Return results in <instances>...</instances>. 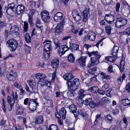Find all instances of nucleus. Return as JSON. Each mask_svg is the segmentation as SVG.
<instances>
[{"label": "nucleus", "instance_id": "nucleus-18", "mask_svg": "<svg viewBox=\"0 0 130 130\" xmlns=\"http://www.w3.org/2000/svg\"><path fill=\"white\" fill-rule=\"evenodd\" d=\"M72 14L74 20L76 21H78L81 19V17L78 11L76 10L72 11Z\"/></svg>", "mask_w": 130, "mask_h": 130}, {"label": "nucleus", "instance_id": "nucleus-57", "mask_svg": "<svg viewBox=\"0 0 130 130\" xmlns=\"http://www.w3.org/2000/svg\"><path fill=\"white\" fill-rule=\"evenodd\" d=\"M119 112L118 109L115 108L113 109L112 112L114 115H116L118 114Z\"/></svg>", "mask_w": 130, "mask_h": 130}, {"label": "nucleus", "instance_id": "nucleus-59", "mask_svg": "<svg viewBox=\"0 0 130 130\" xmlns=\"http://www.w3.org/2000/svg\"><path fill=\"white\" fill-rule=\"evenodd\" d=\"M122 120H123V123H124V124H128L127 119L124 115L123 116Z\"/></svg>", "mask_w": 130, "mask_h": 130}, {"label": "nucleus", "instance_id": "nucleus-62", "mask_svg": "<svg viewBox=\"0 0 130 130\" xmlns=\"http://www.w3.org/2000/svg\"><path fill=\"white\" fill-rule=\"evenodd\" d=\"M104 104V102L102 101H100L96 103V107H98L99 106L103 105Z\"/></svg>", "mask_w": 130, "mask_h": 130}, {"label": "nucleus", "instance_id": "nucleus-48", "mask_svg": "<svg viewBox=\"0 0 130 130\" xmlns=\"http://www.w3.org/2000/svg\"><path fill=\"white\" fill-rule=\"evenodd\" d=\"M89 105L91 108H93L96 107V103L94 101L92 100Z\"/></svg>", "mask_w": 130, "mask_h": 130}, {"label": "nucleus", "instance_id": "nucleus-36", "mask_svg": "<svg viewBox=\"0 0 130 130\" xmlns=\"http://www.w3.org/2000/svg\"><path fill=\"white\" fill-rule=\"evenodd\" d=\"M105 120L108 123H111L112 122V118L110 115L107 116L105 118Z\"/></svg>", "mask_w": 130, "mask_h": 130}, {"label": "nucleus", "instance_id": "nucleus-34", "mask_svg": "<svg viewBox=\"0 0 130 130\" xmlns=\"http://www.w3.org/2000/svg\"><path fill=\"white\" fill-rule=\"evenodd\" d=\"M23 108L20 106L16 111V114L17 115H22L23 113Z\"/></svg>", "mask_w": 130, "mask_h": 130}, {"label": "nucleus", "instance_id": "nucleus-4", "mask_svg": "<svg viewBox=\"0 0 130 130\" xmlns=\"http://www.w3.org/2000/svg\"><path fill=\"white\" fill-rule=\"evenodd\" d=\"M88 54L89 57L91 56H93L91 58V64L92 65H96L99 63V59L100 58L101 56L97 51L95 52L93 51L91 53L88 52Z\"/></svg>", "mask_w": 130, "mask_h": 130}, {"label": "nucleus", "instance_id": "nucleus-25", "mask_svg": "<svg viewBox=\"0 0 130 130\" xmlns=\"http://www.w3.org/2000/svg\"><path fill=\"white\" fill-rule=\"evenodd\" d=\"M51 64L52 67L56 69L57 68L58 66L59 60L57 59H54L52 61Z\"/></svg>", "mask_w": 130, "mask_h": 130}, {"label": "nucleus", "instance_id": "nucleus-60", "mask_svg": "<svg viewBox=\"0 0 130 130\" xmlns=\"http://www.w3.org/2000/svg\"><path fill=\"white\" fill-rule=\"evenodd\" d=\"M7 101L8 102L9 104H10L11 103H12V101H15L14 100H13V99L12 100H11V97L9 96H8L7 98Z\"/></svg>", "mask_w": 130, "mask_h": 130}, {"label": "nucleus", "instance_id": "nucleus-10", "mask_svg": "<svg viewBox=\"0 0 130 130\" xmlns=\"http://www.w3.org/2000/svg\"><path fill=\"white\" fill-rule=\"evenodd\" d=\"M49 15V13L46 10L43 11L41 12V18L45 23H48L49 22L50 16Z\"/></svg>", "mask_w": 130, "mask_h": 130}, {"label": "nucleus", "instance_id": "nucleus-54", "mask_svg": "<svg viewBox=\"0 0 130 130\" xmlns=\"http://www.w3.org/2000/svg\"><path fill=\"white\" fill-rule=\"evenodd\" d=\"M41 21L39 19H37L36 21V26L37 28H39L40 26H39L38 25H40L41 24Z\"/></svg>", "mask_w": 130, "mask_h": 130}, {"label": "nucleus", "instance_id": "nucleus-31", "mask_svg": "<svg viewBox=\"0 0 130 130\" xmlns=\"http://www.w3.org/2000/svg\"><path fill=\"white\" fill-rule=\"evenodd\" d=\"M27 83L29 84V85L32 90H33V88L36 85V83L34 80H29L27 81Z\"/></svg>", "mask_w": 130, "mask_h": 130}, {"label": "nucleus", "instance_id": "nucleus-61", "mask_svg": "<svg viewBox=\"0 0 130 130\" xmlns=\"http://www.w3.org/2000/svg\"><path fill=\"white\" fill-rule=\"evenodd\" d=\"M102 100L103 101H105V102L107 103H109L110 102L109 100L106 97H103L102 99Z\"/></svg>", "mask_w": 130, "mask_h": 130}, {"label": "nucleus", "instance_id": "nucleus-13", "mask_svg": "<svg viewBox=\"0 0 130 130\" xmlns=\"http://www.w3.org/2000/svg\"><path fill=\"white\" fill-rule=\"evenodd\" d=\"M46 75L44 74H41L38 73L36 74V77L39 83L40 84L43 83V82L46 78Z\"/></svg>", "mask_w": 130, "mask_h": 130}, {"label": "nucleus", "instance_id": "nucleus-52", "mask_svg": "<svg viewBox=\"0 0 130 130\" xmlns=\"http://www.w3.org/2000/svg\"><path fill=\"white\" fill-rule=\"evenodd\" d=\"M88 77V75L87 74L83 72L81 77L82 80L83 81L84 80L87 78Z\"/></svg>", "mask_w": 130, "mask_h": 130}, {"label": "nucleus", "instance_id": "nucleus-38", "mask_svg": "<svg viewBox=\"0 0 130 130\" xmlns=\"http://www.w3.org/2000/svg\"><path fill=\"white\" fill-rule=\"evenodd\" d=\"M89 90H91V92L94 93H96L99 90V88L97 87L94 86L89 88Z\"/></svg>", "mask_w": 130, "mask_h": 130}, {"label": "nucleus", "instance_id": "nucleus-21", "mask_svg": "<svg viewBox=\"0 0 130 130\" xmlns=\"http://www.w3.org/2000/svg\"><path fill=\"white\" fill-rule=\"evenodd\" d=\"M84 29V28H82L80 29V30L79 31L77 29L73 28L72 29V31L73 33L76 34L75 36H76L77 37H79L80 36H81L82 35Z\"/></svg>", "mask_w": 130, "mask_h": 130}, {"label": "nucleus", "instance_id": "nucleus-64", "mask_svg": "<svg viewBox=\"0 0 130 130\" xmlns=\"http://www.w3.org/2000/svg\"><path fill=\"white\" fill-rule=\"evenodd\" d=\"M126 89L127 91L130 92V82L127 85Z\"/></svg>", "mask_w": 130, "mask_h": 130}, {"label": "nucleus", "instance_id": "nucleus-50", "mask_svg": "<svg viewBox=\"0 0 130 130\" xmlns=\"http://www.w3.org/2000/svg\"><path fill=\"white\" fill-rule=\"evenodd\" d=\"M107 33L108 35L110 34L111 32V27L109 25H107L105 26Z\"/></svg>", "mask_w": 130, "mask_h": 130}, {"label": "nucleus", "instance_id": "nucleus-55", "mask_svg": "<svg viewBox=\"0 0 130 130\" xmlns=\"http://www.w3.org/2000/svg\"><path fill=\"white\" fill-rule=\"evenodd\" d=\"M24 31H26L28 29V24L27 23L25 22H24V26H23Z\"/></svg>", "mask_w": 130, "mask_h": 130}, {"label": "nucleus", "instance_id": "nucleus-32", "mask_svg": "<svg viewBox=\"0 0 130 130\" xmlns=\"http://www.w3.org/2000/svg\"><path fill=\"white\" fill-rule=\"evenodd\" d=\"M75 91L71 90L70 89V90L67 92V95L68 98L74 97L75 94V93L74 92Z\"/></svg>", "mask_w": 130, "mask_h": 130}, {"label": "nucleus", "instance_id": "nucleus-37", "mask_svg": "<svg viewBox=\"0 0 130 130\" xmlns=\"http://www.w3.org/2000/svg\"><path fill=\"white\" fill-rule=\"evenodd\" d=\"M94 35H88L86 39L87 38L88 39L91 41L94 40L95 38V35L94 33H93Z\"/></svg>", "mask_w": 130, "mask_h": 130}, {"label": "nucleus", "instance_id": "nucleus-17", "mask_svg": "<svg viewBox=\"0 0 130 130\" xmlns=\"http://www.w3.org/2000/svg\"><path fill=\"white\" fill-rule=\"evenodd\" d=\"M62 15V13L60 12L56 13L54 17V21L57 22H60L63 19Z\"/></svg>", "mask_w": 130, "mask_h": 130}, {"label": "nucleus", "instance_id": "nucleus-23", "mask_svg": "<svg viewBox=\"0 0 130 130\" xmlns=\"http://www.w3.org/2000/svg\"><path fill=\"white\" fill-rule=\"evenodd\" d=\"M86 56H82L78 59V61L81 66L84 67L86 66Z\"/></svg>", "mask_w": 130, "mask_h": 130}, {"label": "nucleus", "instance_id": "nucleus-33", "mask_svg": "<svg viewBox=\"0 0 130 130\" xmlns=\"http://www.w3.org/2000/svg\"><path fill=\"white\" fill-rule=\"evenodd\" d=\"M121 103L124 106L130 105V100L128 99L122 100Z\"/></svg>", "mask_w": 130, "mask_h": 130}, {"label": "nucleus", "instance_id": "nucleus-11", "mask_svg": "<svg viewBox=\"0 0 130 130\" xmlns=\"http://www.w3.org/2000/svg\"><path fill=\"white\" fill-rule=\"evenodd\" d=\"M104 19L105 20L110 24H112L113 23L114 18L113 16L111 14V12L109 14H106Z\"/></svg>", "mask_w": 130, "mask_h": 130}, {"label": "nucleus", "instance_id": "nucleus-43", "mask_svg": "<svg viewBox=\"0 0 130 130\" xmlns=\"http://www.w3.org/2000/svg\"><path fill=\"white\" fill-rule=\"evenodd\" d=\"M125 77V75L123 74L121 77H120L117 79V81L119 84H121L123 80H124Z\"/></svg>", "mask_w": 130, "mask_h": 130}, {"label": "nucleus", "instance_id": "nucleus-47", "mask_svg": "<svg viewBox=\"0 0 130 130\" xmlns=\"http://www.w3.org/2000/svg\"><path fill=\"white\" fill-rule=\"evenodd\" d=\"M85 91L82 89H81L78 92V96L80 97L84 98L85 96V95L84 94V92Z\"/></svg>", "mask_w": 130, "mask_h": 130}, {"label": "nucleus", "instance_id": "nucleus-63", "mask_svg": "<svg viewBox=\"0 0 130 130\" xmlns=\"http://www.w3.org/2000/svg\"><path fill=\"white\" fill-rule=\"evenodd\" d=\"M108 71L110 73L114 72L112 70V65L109 66L108 68Z\"/></svg>", "mask_w": 130, "mask_h": 130}, {"label": "nucleus", "instance_id": "nucleus-12", "mask_svg": "<svg viewBox=\"0 0 130 130\" xmlns=\"http://www.w3.org/2000/svg\"><path fill=\"white\" fill-rule=\"evenodd\" d=\"M69 49V47L66 45H61L59 47L58 53L60 56L64 54Z\"/></svg>", "mask_w": 130, "mask_h": 130}, {"label": "nucleus", "instance_id": "nucleus-30", "mask_svg": "<svg viewBox=\"0 0 130 130\" xmlns=\"http://www.w3.org/2000/svg\"><path fill=\"white\" fill-rule=\"evenodd\" d=\"M68 59L69 62L73 63L75 60V56L72 54L70 53L68 56Z\"/></svg>", "mask_w": 130, "mask_h": 130}, {"label": "nucleus", "instance_id": "nucleus-5", "mask_svg": "<svg viewBox=\"0 0 130 130\" xmlns=\"http://www.w3.org/2000/svg\"><path fill=\"white\" fill-rule=\"evenodd\" d=\"M79 84V79L75 78L67 83L68 87L71 90H75L78 88Z\"/></svg>", "mask_w": 130, "mask_h": 130}, {"label": "nucleus", "instance_id": "nucleus-15", "mask_svg": "<svg viewBox=\"0 0 130 130\" xmlns=\"http://www.w3.org/2000/svg\"><path fill=\"white\" fill-rule=\"evenodd\" d=\"M63 22H60L57 25L55 28V33L56 35L60 34L62 30Z\"/></svg>", "mask_w": 130, "mask_h": 130}, {"label": "nucleus", "instance_id": "nucleus-22", "mask_svg": "<svg viewBox=\"0 0 130 130\" xmlns=\"http://www.w3.org/2000/svg\"><path fill=\"white\" fill-rule=\"evenodd\" d=\"M43 82V83L41 84L40 85L41 87L42 86L45 87V88H46V92H48L49 90V88L47 87L45 85V84H46L47 86L48 87H50L51 86V84L46 79V78H45Z\"/></svg>", "mask_w": 130, "mask_h": 130}, {"label": "nucleus", "instance_id": "nucleus-7", "mask_svg": "<svg viewBox=\"0 0 130 130\" xmlns=\"http://www.w3.org/2000/svg\"><path fill=\"white\" fill-rule=\"evenodd\" d=\"M29 108L30 110L32 111L35 110L38 105V103L36 101V99H29Z\"/></svg>", "mask_w": 130, "mask_h": 130}, {"label": "nucleus", "instance_id": "nucleus-24", "mask_svg": "<svg viewBox=\"0 0 130 130\" xmlns=\"http://www.w3.org/2000/svg\"><path fill=\"white\" fill-rule=\"evenodd\" d=\"M69 111L70 112L74 114H76V112H77V110L76 106L72 104L70 105L69 107Z\"/></svg>", "mask_w": 130, "mask_h": 130}, {"label": "nucleus", "instance_id": "nucleus-8", "mask_svg": "<svg viewBox=\"0 0 130 130\" xmlns=\"http://www.w3.org/2000/svg\"><path fill=\"white\" fill-rule=\"evenodd\" d=\"M38 28H33L31 33V36L32 38H36L40 34L43 29V26H40Z\"/></svg>", "mask_w": 130, "mask_h": 130}, {"label": "nucleus", "instance_id": "nucleus-40", "mask_svg": "<svg viewBox=\"0 0 130 130\" xmlns=\"http://www.w3.org/2000/svg\"><path fill=\"white\" fill-rule=\"evenodd\" d=\"M54 42L56 47L55 48H56L60 46L61 44L58 40L57 39H55L53 40Z\"/></svg>", "mask_w": 130, "mask_h": 130}, {"label": "nucleus", "instance_id": "nucleus-53", "mask_svg": "<svg viewBox=\"0 0 130 130\" xmlns=\"http://www.w3.org/2000/svg\"><path fill=\"white\" fill-rule=\"evenodd\" d=\"M63 92H56L55 93L56 97L58 98L60 95H62L63 97L65 98L63 95Z\"/></svg>", "mask_w": 130, "mask_h": 130}, {"label": "nucleus", "instance_id": "nucleus-51", "mask_svg": "<svg viewBox=\"0 0 130 130\" xmlns=\"http://www.w3.org/2000/svg\"><path fill=\"white\" fill-rule=\"evenodd\" d=\"M66 112L67 111L66 110L64 107L62 108L59 111V113L61 116V115H65Z\"/></svg>", "mask_w": 130, "mask_h": 130}, {"label": "nucleus", "instance_id": "nucleus-6", "mask_svg": "<svg viewBox=\"0 0 130 130\" xmlns=\"http://www.w3.org/2000/svg\"><path fill=\"white\" fill-rule=\"evenodd\" d=\"M6 44L12 49V51H14L18 46L17 42L14 39H10L7 41Z\"/></svg>", "mask_w": 130, "mask_h": 130}, {"label": "nucleus", "instance_id": "nucleus-29", "mask_svg": "<svg viewBox=\"0 0 130 130\" xmlns=\"http://www.w3.org/2000/svg\"><path fill=\"white\" fill-rule=\"evenodd\" d=\"M117 58V56H109L106 57L105 58V59L108 61L113 62L115 61Z\"/></svg>", "mask_w": 130, "mask_h": 130}, {"label": "nucleus", "instance_id": "nucleus-1", "mask_svg": "<svg viewBox=\"0 0 130 130\" xmlns=\"http://www.w3.org/2000/svg\"><path fill=\"white\" fill-rule=\"evenodd\" d=\"M8 8L7 10V13L8 11L10 9L13 12L18 15H20L24 11L25 7L22 4L17 5L14 3H12L8 4Z\"/></svg>", "mask_w": 130, "mask_h": 130}, {"label": "nucleus", "instance_id": "nucleus-28", "mask_svg": "<svg viewBox=\"0 0 130 130\" xmlns=\"http://www.w3.org/2000/svg\"><path fill=\"white\" fill-rule=\"evenodd\" d=\"M43 120V117L41 116H40L37 118L35 121V123L36 124H42Z\"/></svg>", "mask_w": 130, "mask_h": 130}, {"label": "nucleus", "instance_id": "nucleus-27", "mask_svg": "<svg viewBox=\"0 0 130 130\" xmlns=\"http://www.w3.org/2000/svg\"><path fill=\"white\" fill-rule=\"evenodd\" d=\"M119 47L118 46H115L112 49V51L111 52L112 56H117V53L118 51Z\"/></svg>", "mask_w": 130, "mask_h": 130}, {"label": "nucleus", "instance_id": "nucleus-19", "mask_svg": "<svg viewBox=\"0 0 130 130\" xmlns=\"http://www.w3.org/2000/svg\"><path fill=\"white\" fill-rule=\"evenodd\" d=\"M19 30V28L17 26L14 25L11 27L10 32L13 35H16L18 34Z\"/></svg>", "mask_w": 130, "mask_h": 130}, {"label": "nucleus", "instance_id": "nucleus-42", "mask_svg": "<svg viewBox=\"0 0 130 130\" xmlns=\"http://www.w3.org/2000/svg\"><path fill=\"white\" fill-rule=\"evenodd\" d=\"M12 130H24V129L20 128V126L17 124L14 125L12 128Z\"/></svg>", "mask_w": 130, "mask_h": 130}, {"label": "nucleus", "instance_id": "nucleus-2", "mask_svg": "<svg viewBox=\"0 0 130 130\" xmlns=\"http://www.w3.org/2000/svg\"><path fill=\"white\" fill-rule=\"evenodd\" d=\"M90 8L87 6L83 11L82 15L83 22H86L88 21V19L91 20L94 18V15L93 12L92 11H90Z\"/></svg>", "mask_w": 130, "mask_h": 130}, {"label": "nucleus", "instance_id": "nucleus-9", "mask_svg": "<svg viewBox=\"0 0 130 130\" xmlns=\"http://www.w3.org/2000/svg\"><path fill=\"white\" fill-rule=\"evenodd\" d=\"M127 23L126 19L122 18H118L115 23V25L117 28H120L125 25Z\"/></svg>", "mask_w": 130, "mask_h": 130}, {"label": "nucleus", "instance_id": "nucleus-16", "mask_svg": "<svg viewBox=\"0 0 130 130\" xmlns=\"http://www.w3.org/2000/svg\"><path fill=\"white\" fill-rule=\"evenodd\" d=\"M74 76L71 73H67L65 74L63 76V78L66 80H67V83H69L73 80V78H74Z\"/></svg>", "mask_w": 130, "mask_h": 130}, {"label": "nucleus", "instance_id": "nucleus-56", "mask_svg": "<svg viewBox=\"0 0 130 130\" xmlns=\"http://www.w3.org/2000/svg\"><path fill=\"white\" fill-rule=\"evenodd\" d=\"M35 11H36L34 9H32L30 10V11L28 15V16H30L31 17H32L33 15L35 12Z\"/></svg>", "mask_w": 130, "mask_h": 130}, {"label": "nucleus", "instance_id": "nucleus-3", "mask_svg": "<svg viewBox=\"0 0 130 130\" xmlns=\"http://www.w3.org/2000/svg\"><path fill=\"white\" fill-rule=\"evenodd\" d=\"M51 41L45 40L43 43H46L44 46L43 56L44 58L47 60L50 57V51L52 49V47L51 43Z\"/></svg>", "mask_w": 130, "mask_h": 130}, {"label": "nucleus", "instance_id": "nucleus-41", "mask_svg": "<svg viewBox=\"0 0 130 130\" xmlns=\"http://www.w3.org/2000/svg\"><path fill=\"white\" fill-rule=\"evenodd\" d=\"M101 75L102 76V79H110V76L109 75L105 74V73L103 72H102L101 73Z\"/></svg>", "mask_w": 130, "mask_h": 130}, {"label": "nucleus", "instance_id": "nucleus-26", "mask_svg": "<svg viewBox=\"0 0 130 130\" xmlns=\"http://www.w3.org/2000/svg\"><path fill=\"white\" fill-rule=\"evenodd\" d=\"M70 48L72 52H73L75 50H76L79 48V46L75 44L70 43Z\"/></svg>", "mask_w": 130, "mask_h": 130}, {"label": "nucleus", "instance_id": "nucleus-58", "mask_svg": "<svg viewBox=\"0 0 130 130\" xmlns=\"http://www.w3.org/2000/svg\"><path fill=\"white\" fill-rule=\"evenodd\" d=\"M25 49L26 51L28 52H30L31 50V47L28 46L26 45L25 46Z\"/></svg>", "mask_w": 130, "mask_h": 130}, {"label": "nucleus", "instance_id": "nucleus-35", "mask_svg": "<svg viewBox=\"0 0 130 130\" xmlns=\"http://www.w3.org/2000/svg\"><path fill=\"white\" fill-rule=\"evenodd\" d=\"M25 38L26 42L27 43H29L31 42V37L29 36V33H26Z\"/></svg>", "mask_w": 130, "mask_h": 130}, {"label": "nucleus", "instance_id": "nucleus-49", "mask_svg": "<svg viewBox=\"0 0 130 130\" xmlns=\"http://www.w3.org/2000/svg\"><path fill=\"white\" fill-rule=\"evenodd\" d=\"M2 100L3 102L2 103V108L4 112L5 113H6V110L5 108V103L6 102L4 98H2Z\"/></svg>", "mask_w": 130, "mask_h": 130}, {"label": "nucleus", "instance_id": "nucleus-14", "mask_svg": "<svg viewBox=\"0 0 130 130\" xmlns=\"http://www.w3.org/2000/svg\"><path fill=\"white\" fill-rule=\"evenodd\" d=\"M16 76V72L13 71H11L7 76V78L10 81H14L15 80Z\"/></svg>", "mask_w": 130, "mask_h": 130}, {"label": "nucleus", "instance_id": "nucleus-46", "mask_svg": "<svg viewBox=\"0 0 130 130\" xmlns=\"http://www.w3.org/2000/svg\"><path fill=\"white\" fill-rule=\"evenodd\" d=\"M6 26V23L5 21H0V28H3Z\"/></svg>", "mask_w": 130, "mask_h": 130}, {"label": "nucleus", "instance_id": "nucleus-39", "mask_svg": "<svg viewBox=\"0 0 130 130\" xmlns=\"http://www.w3.org/2000/svg\"><path fill=\"white\" fill-rule=\"evenodd\" d=\"M48 130H58V129L56 125L52 124L49 126Z\"/></svg>", "mask_w": 130, "mask_h": 130}, {"label": "nucleus", "instance_id": "nucleus-20", "mask_svg": "<svg viewBox=\"0 0 130 130\" xmlns=\"http://www.w3.org/2000/svg\"><path fill=\"white\" fill-rule=\"evenodd\" d=\"M86 113L85 110L81 109L80 110H77V112H76V114H74V116L76 118H77L79 115H80L82 117H85L86 116Z\"/></svg>", "mask_w": 130, "mask_h": 130}, {"label": "nucleus", "instance_id": "nucleus-45", "mask_svg": "<svg viewBox=\"0 0 130 130\" xmlns=\"http://www.w3.org/2000/svg\"><path fill=\"white\" fill-rule=\"evenodd\" d=\"M92 100V99L91 98H87L86 99L85 101H84V103L86 105H89Z\"/></svg>", "mask_w": 130, "mask_h": 130}, {"label": "nucleus", "instance_id": "nucleus-44", "mask_svg": "<svg viewBox=\"0 0 130 130\" xmlns=\"http://www.w3.org/2000/svg\"><path fill=\"white\" fill-rule=\"evenodd\" d=\"M83 97H80L79 96H78V97H77V99H76V103L78 104H81L83 103H84V100H82Z\"/></svg>", "mask_w": 130, "mask_h": 130}]
</instances>
